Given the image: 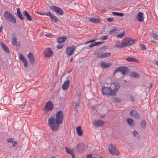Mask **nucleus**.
Here are the masks:
<instances>
[{"mask_svg": "<svg viewBox=\"0 0 158 158\" xmlns=\"http://www.w3.org/2000/svg\"><path fill=\"white\" fill-rule=\"evenodd\" d=\"M63 118V111L59 110L56 114V118L52 116L48 119V125L53 131L56 132L59 130V125L62 123Z\"/></svg>", "mask_w": 158, "mask_h": 158, "instance_id": "nucleus-1", "label": "nucleus"}, {"mask_svg": "<svg viewBox=\"0 0 158 158\" xmlns=\"http://www.w3.org/2000/svg\"><path fill=\"white\" fill-rule=\"evenodd\" d=\"M117 72H121L122 73L123 75H125L128 73L129 72V68L124 66H120L117 67L114 71V73Z\"/></svg>", "mask_w": 158, "mask_h": 158, "instance_id": "nucleus-2", "label": "nucleus"}, {"mask_svg": "<svg viewBox=\"0 0 158 158\" xmlns=\"http://www.w3.org/2000/svg\"><path fill=\"white\" fill-rule=\"evenodd\" d=\"M108 150L109 152L112 155L118 156L119 154V151L117 149L116 146L112 144H110L109 146Z\"/></svg>", "mask_w": 158, "mask_h": 158, "instance_id": "nucleus-3", "label": "nucleus"}, {"mask_svg": "<svg viewBox=\"0 0 158 158\" xmlns=\"http://www.w3.org/2000/svg\"><path fill=\"white\" fill-rule=\"evenodd\" d=\"M50 9L55 12L58 15H62L64 14L63 10L59 7L55 6L52 5L50 7Z\"/></svg>", "mask_w": 158, "mask_h": 158, "instance_id": "nucleus-4", "label": "nucleus"}, {"mask_svg": "<svg viewBox=\"0 0 158 158\" xmlns=\"http://www.w3.org/2000/svg\"><path fill=\"white\" fill-rule=\"evenodd\" d=\"M102 92L105 95L113 96L114 92H111L110 87L103 86L102 88Z\"/></svg>", "mask_w": 158, "mask_h": 158, "instance_id": "nucleus-5", "label": "nucleus"}, {"mask_svg": "<svg viewBox=\"0 0 158 158\" xmlns=\"http://www.w3.org/2000/svg\"><path fill=\"white\" fill-rule=\"evenodd\" d=\"M95 40H92L90 41H89L85 43L86 44H87L89 43L90 44L89 45H87L85 47L86 48H92L94 46L101 45L104 42H95Z\"/></svg>", "mask_w": 158, "mask_h": 158, "instance_id": "nucleus-6", "label": "nucleus"}, {"mask_svg": "<svg viewBox=\"0 0 158 158\" xmlns=\"http://www.w3.org/2000/svg\"><path fill=\"white\" fill-rule=\"evenodd\" d=\"M111 92H114L113 96L116 95V92H117L119 89L120 86L119 84L116 82L111 83L110 87Z\"/></svg>", "mask_w": 158, "mask_h": 158, "instance_id": "nucleus-7", "label": "nucleus"}, {"mask_svg": "<svg viewBox=\"0 0 158 158\" xmlns=\"http://www.w3.org/2000/svg\"><path fill=\"white\" fill-rule=\"evenodd\" d=\"M75 148L77 152H81L85 150V145L84 143H81L76 145Z\"/></svg>", "mask_w": 158, "mask_h": 158, "instance_id": "nucleus-8", "label": "nucleus"}, {"mask_svg": "<svg viewBox=\"0 0 158 158\" xmlns=\"http://www.w3.org/2000/svg\"><path fill=\"white\" fill-rule=\"evenodd\" d=\"M51 49L50 48H48L44 51L43 54L45 57L49 58L52 56L53 52Z\"/></svg>", "mask_w": 158, "mask_h": 158, "instance_id": "nucleus-9", "label": "nucleus"}, {"mask_svg": "<svg viewBox=\"0 0 158 158\" xmlns=\"http://www.w3.org/2000/svg\"><path fill=\"white\" fill-rule=\"evenodd\" d=\"M124 41V42L126 47L132 45L135 41L133 39L130 38H126Z\"/></svg>", "mask_w": 158, "mask_h": 158, "instance_id": "nucleus-10", "label": "nucleus"}, {"mask_svg": "<svg viewBox=\"0 0 158 158\" xmlns=\"http://www.w3.org/2000/svg\"><path fill=\"white\" fill-rule=\"evenodd\" d=\"M105 123V122L101 120H93V124L96 127H100L103 125Z\"/></svg>", "mask_w": 158, "mask_h": 158, "instance_id": "nucleus-11", "label": "nucleus"}, {"mask_svg": "<svg viewBox=\"0 0 158 158\" xmlns=\"http://www.w3.org/2000/svg\"><path fill=\"white\" fill-rule=\"evenodd\" d=\"M53 108V104L51 101H48L46 103L45 109L48 111H51Z\"/></svg>", "mask_w": 158, "mask_h": 158, "instance_id": "nucleus-12", "label": "nucleus"}, {"mask_svg": "<svg viewBox=\"0 0 158 158\" xmlns=\"http://www.w3.org/2000/svg\"><path fill=\"white\" fill-rule=\"evenodd\" d=\"M19 58L20 60H21L22 62L24 64V66L25 68H27V61L24 56L22 54H20L19 55Z\"/></svg>", "mask_w": 158, "mask_h": 158, "instance_id": "nucleus-13", "label": "nucleus"}, {"mask_svg": "<svg viewBox=\"0 0 158 158\" xmlns=\"http://www.w3.org/2000/svg\"><path fill=\"white\" fill-rule=\"evenodd\" d=\"M130 115L131 116L137 119L139 118L140 117V115L138 112L133 110H131L130 112Z\"/></svg>", "mask_w": 158, "mask_h": 158, "instance_id": "nucleus-14", "label": "nucleus"}, {"mask_svg": "<svg viewBox=\"0 0 158 158\" xmlns=\"http://www.w3.org/2000/svg\"><path fill=\"white\" fill-rule=\"evenodd\" d=\"M27 56L31 63L32 64H34L35 63V59L33 54L30 52L28 55Z\"/></svg>", "mask_w": 158, "mask_h": 158, "instance_id": "nucleus-15", "label": "nucleus"}, {"mask_svg": "<svg viewBox=\"0 0 158 158\" xmlns=\"http://www.w3.org/2000/svg\"><path fill=\"white\" fill-rule=\"evenodd\" d=\"M17 10L16 15L21 20L23 21L24 19V17L21 14L20 8H17Z\"/></svg>", "mask_w": 158, "mask_h": 158, "instance_id": "nucleus-16", "label": "nucleus"}, {"mask_svg": "<svg viewBox=\"0 0 158 158\" xmlns=\"http://www.w3.org/2000/svg\"><path fill=\"white\" fill-rule=\"evenodd\" d=\"M23 15L26 17L27 19L29 21H32V18L31 16L29 15L28 12L26 10H24L23 12Z\"/></svg>", "mask_w": 158, "mask_h": 158, "instance_id": "nucleus-17", "label": "nucleus"}, {"mask_svg": "<svg viewBox=\"0 0 158 158\" xmlns=\"http://www.w3.org/2000/svg\"><path fill=\"white\" fill-rule=\"evenodd\" d=\"M12 43L14 45L18 46L19 45L17 43V39L16 35L15 34H13L12 35Z\"/></svg>", "mask_w": 158, "mask_h": 158, "instance_id": "nucleus-18", "label": "nucleus"}, {"mask_svg": "<svg viewBox=\"0 0 158 158\" xmlns=\"http://www.w3.org/2000/svg\"><path fill=\"white\" fill-rule=\"evenodd\" d=\"M80 104V98L79 97H76L75 99V100L73 103L74 106H79Z\"/></svg>", "mask_w": 158, "mask_h": 158, "instance_id": "nucleus-19", "label": "nucleus"}, {"mask_svg": "<svg viewBox=\"0 0 158 158\" xmlns=\"http://www.w3.org/2000/svg\"><path fill=\"white\" fill-rule=\"evenodd\" d=\"M12 15L8 11H5L3 16L5 19L7 21L8 19Z\"/></svg>", "mask_w": 158, "mask_h": 158, "instance_id": "nucleus-20", "label": "nucleus"}, {"mask_svg": "<svg viewBox=\"0 0 158 158\" xmlns=\"http://www.w3.org/2000/svg\"><path fill=\"white\" fill-rule=\"evenodd\" d=\"M0 45L6 52L7 53H9L10 52L9 49L6 47L3 42H1L0 43Z\"/></svg>", "mask_w": 158, "mask_h": 158, "instance_id": "nucleus-21", "label": "nucleus"}, {"mask_svg": "<svg viewBox=\"0 0 158 158\" xmlns=\"http://www.w3.org/2000/svg\"><path fill=\"white\" fill-rule=\"evenodd\" d=\"M88 19L89 22L94 23H98L100 22V19L93 17L89 19Z\"/></svg>", "mask_w": 158, "mask_h": 158, "instance_id": "nucleus-22", "label": "nucleus"}, {"mask_svg": "<svg viewBox=\"0 0 158 158\" xmlns=\"http://www.w3.org/2000/svg\"><path fill=\"white\" fill-rule=\"evenodd\" d=\"M112 65L111 63H106L105 62H102L101 64V65L102 67L107 69L110 66Z\"/></svg>", "mask_w": 158, "mask_h": 158, "instance_id": "nucleus-23", "label": "nucleus"}, {"mask_svg": "<svg viewBox=\"0 0 158 158\" xmlns=\"http://www.w3.org/2000/svg\"><path fill=\"white\" fill-rule=\"evenodd\" d=\"M66 37L65 36L60 37L56 39V41L58 43H61L65 41Z\"/></svg>", "mask_w": 158, "mask_h": 158, "instance_id": "nucleus-24", "label": "nucleus"}, {"mask_svg": "<svg viewBox=\"0 0 158 158\" xmlns=\"http://www.w3.org/2000/svg\"><path fill=\"white\" fill-rule=\"evenodd\" d=\"M69 85V80H68L64 82L62 85V89L63 90H66L68 89Z\"/></svg>", "mask_w": 158, "mask_h": 158, "instance_id": "nucleus-25", "label": "nucleus"}, {"mask_svg": "<svg viewBox=\"0 0 158 158\" xmlns=\"http://www.w3.org/2000/svg\"><path fill=\"white\" fill-rule=\"evenodd\" d=\"M143 13L141 12H139L137 16V19L139 22H141L143 20Z\"/></svg>", "mask_w": 158, "mask_h": 158, "instance_id": "nucleus-26", "label": "nucleus"}, {"mask_svg": "<svg viewBox=\"0 0 158 158\" xmlns=\"http://www.w3.org/2000/svg\"><path fill=\"white\" fill-rule=\"evenodd\" d=\"M76 131L79 136H81L83 134V131L81 126H78L76 128Z\"/></svg>", "mask_w": 158, "mask_h": 158, "instance_id": "nucleus-27", "label": "nucleus"}, {"mask_svg": "<svg viewBox=\"0 0 158 158\" xmlns=\"http://www.w3.org/2000/svg\"><path fill=\"white\" fill-rule=\"evenodd\" d=\"M8 22H11L12 23L15 24L16 22V20L15 18L14 15H12L11 16L7 21Z\"/></svg>", "mask_w": 158, "mask_h": 158, "instance_id": "nucleus-28", "label": "nucleus"}, {"mask_svg": "<svg viewBox=\"0 0 158 158\" xmlns=\"http://www.w3.org/2000/svg\"><path fill=\"white\" fill-rule=\"evenodd\" d=\"M126 60L128 62H138V60L132 57H128L126 59Z\"/></svg>", "mask_w": 158, "mask_h": 158, "instance_id": "nucleus-29", "label": "nucleus"}, {"mask_svg": "<svg viewBox=\"0 0 158 158\" xmlns=\"http://www.w3.org/2000/svg\"><path fill=\"white\" fill-rule=\"evenodd\" d=\"M126 121L130 126H132L134 125V121L132 119L127 118L126 119Z\"/></svg>", "mask_w": 158, "mask_h": 158, "instance_id": "nucleus-30", "label": "nucleus"}, {"mask_svg": "<svg viewBox=\"0 0 158 158\" xmlns=\"http://www.w3.org/2000/svg\"><path fill=\"white\" fill-rule=\"evenodd\" d=\"M110 55V53H103L101 56H98V57L103 59L109 56Z\"/></svg>", "mask_w": 158, "mask_h": 158, "instance_id": "nucleus-31", "label": "nucleus"}, {"mask_svg": "<svg viewBox=\"0 0 158 158\" xmlns=\"http://www.w3.org/2000/svg\"><path fill=\"white\" fill-rule=\"evenodd\" d=\"M50 19H51V21L55 23H57L58 21V19L57 17L54 15H51Z\"/></svg>", "mask_w": 158, "mask_h": 158, "instance_id": "nucleus-32", "label": "nucleus"}, {"mask_svg": "<svg viewBox=\"0 0 158 158\" xmlns=\"http://www.w3.org/2000/svg\"><path fill=\"white\" fill-rule=\"evenodd\" d=\"M115 46L118 48H123L126 47L124 42H121L118 44H116Z\"/></svg>", "mask_w": 158, "mask_h": 158, "instance_id": "nucleus-33", "label": "nucleus"}, {"mask_svg": "<svg viewBox=\"0 0 158 158\" xmlns=\"http://www.w3.org/2000/svg\"><path fill=\"white\" fill-rule=\"evenodd\" d=\"M76 48V47L74 46L70 47V56L72 55L73 53Z\"/></svg>", "mask_w": 158, "mask_h": 158, "instance_id": "nucleus-34", "label": "nucleus"}, {"mask_svg": "<svg viewBox=\"0 0 158 158\" xmlns=\"http://www.w3.org/2000/svg\"><path fill=\"white\" fill-rule=\"evenodd\" d=\"M112 14L116 16H119L120 17H122L124 15V14L122 13H119L115 12H112Z\"/></svg>", "mask_w": 158, "mask_h": 158, "instance_id": "nucleus-35", "label": "nucleus"}, {"mask_svg": "<svg viewBox=\"0 0 158 158\" xmlns=\"http://www.w3.org/2000/svg\"><path fill=\"white\" fill-rule=\"evenodd\" d=\"M146 122L145 120H143L142 121L141 123L140 126L143 129H144L146 126Z\"/></svg>", "mask_w": 158, "mask_h": 158, "instance_id": "nucleus-36", "label": "nucleus"}, {"mask_svg": "<svg viewBox=\"0 0 158 158\" xmlns=\"http://www.w3.org/2000/svg\"><path fill=\"white\" fill-rule=\"evenodd\" d=\"M131 77L134 78H138L139 77V75L136 72H133L131 74Z\"/></svg>", "mask_w": 158, "mask_h": 158, "instance_id": "nucleus-37", "label": "nucleus"}, {"mask_svg": "<svg viewBox=\"0 0 158 158\" xmlns=\"http://www.w3.org/2000/svg\"><path fill=\"white\" fill-rule=\"evenodd\" d=\"M70 154L72 156L71 158H75V154L73 150L70 149Z\"/></svg>", "mask_w": 158, "mask_h": 158, "instance_id": "nucleus-38", "label": "nucleus"}, {"mask_svg": "<svg viewBox=\"0 0 158 158\" xmlns=\"http://www.w3.org/2000/svg\"><path fill=\"white\" fill-rule=\"evenodd\" d=\"M125 32L124 31H123L122 33H120L119 34H118L116 36L117 38H122L123 37V35L124 34Z\"/></svg>", "mask_w": 158, "mask_h": 158, "instance_id": "nucleus-39", "label": "nucleus"}, {"mask_svg": "<svg viewBox=\"0 0 158 158\" xmlns=\"http://www.w3.org/2000/svg\"><path fill=\"white\" fill-rule=\"evenodd\" d=\"M81 93V90L80 89H78L77 91V97H79V98H80V96Z\"/></svg>", "mask_w": 158, "mask_h": 158, "instance_id": "nucleus-40", "label": "nucleus"}, {"mask_svg": "<svg viewBox=\"0 0 158 158\" xmlns=\"http://www.w3.org/2000/svg\"><path fill=\"white\" fill-rule=\"evenodd\" d=\"M13 139L12 138L7 139L6 140L7 142L8 143H12L13 142Z\"/></svg>", "mask_w": 158, "mask_h": 158, "instance_id": "nucleus-41", "label": "nucleus"}, {"mask_svg": "<svg viewBox=\"0 0 158 158\" xmlns=\"http://www.w3.org/2000/svg\"><path fill=\"white\" fill-rule=\"evenodd\" d=\"M118 30L116 29H114L111 30L109 32V33L110 34H111L112 33H116L117 31Z\"/></svg>", "mask_w": 158, "mask_h": 158, "instance_id": "nucleus-42", "label": "nucleus"}, {"mask_svg": "<svg viewBox=\"0 0 158 158\" xmlns=\"http://www.w3.org/2000/svg\"><path fill=\"white\" fill-rule=\"evenodd\" d=\"M66 53L67 56H69V46L67 47L66 51Z\"/></svg>", "mask_w": 158, "mask_h": 158, "instance_id": "nucleus-43", "label": "nucleus"}, {"mask_svg": "<svg viewBox=\"0 0 158 158\" xmlns=\"http://www.w3.org/2000/svg\"><path fill=\"white\" fill-rule=\"evenodd\" d=\"M63 46L64 45H62L61 44H59L56 46V47L57 48L60 49L63 47Z\"/></svg>", "mask_w": 158, "mask_h": 158, "instance_id": "nucleus-44", "label": "nucleus"}, {"mask_svg": "<svg viewBox=\"0 0 158 158\" xmlns=\"http://www.w3.org/2000/svg\"><path fill=\"white\" fill-rule=\"evenodd\" d=\"M107 20L109 22H112L114 20L113 18H109L107 19Z\"/></svg>", "mask_w": 158, "mask_h": 158, "instance_id": "nucleus-45", "label": "nucleus"}, {"mask_svg": "<svg viewBox=\"0 0 158 158\" xmlns=\"http://www.w3.org/2000/svg\"><path fill=\"white\" fill-rule=\"evenodd\" d=\"M12 146L14 147H15L16 146L17 144V142L16 141H13V142L12 143Z\"/></svg>", "mask_w": 158, "mask_h": 158, "instance_id": "nucleus-46", "label": "nucleus"}, {"mask_svg": "<svg viewBox=\"0 0 158 158\" xmlns=\"http://www.w3.org/2000/svg\"><path fill=\"white\" fill-rule=\"evenodd\" d=\"M153 37L155 39L158 40V35L156 34H154L153 35Z\"/></svg>", "mask_w": 158, "mask_h": 158, "instance_id": "nucleus-47", "label": "nucleus"}, {"mask_svg": "<svg viewBox=\"0 0 158 158\" xmlns=\"http://www.w3.org/2000/svg\"><path fill=\"white\" fill-rule=\"evenodd\" d=\"M133 135L134 136L136 137L138 135V132L136 131H134L133 132Z\"/></svg>", "mask_w": 158, "mask_h": 158, "instance_id": "nucleus-48", "label": "nucleus"}, {"mask_svg": "<svg viewBox=\"0 0 158 158\" xmlns=\"http://www.w3.org/2000/svg\"><path fill=\"white\" fill-rule=\"evenodd\" d=\"M44 14H45L44 15L50 16V18L51 17V16L52 15L50 12H47L46 13H44Z\"/></svg>", "mask_w": 158, "mask_h": 158, "instance_id": "nucleus-49", "label": "nucleus"}, {"mask_svg": "<svg viewBox=\"0 0 158 158\" xmlns=\"http://www.w3.org/2000/svg\"><path fill=\"white\" fill-rule=\"evenodd\" d=\"M108 38V37L107 35H105L103 36H102L101 38L102 40H107Z\"/></svg>", "mask_w": 158, "mask_h": 158, "instance_id": "nucleus-50", "label": "nucleus"}, {"mask_svg": "<svg viewBox=\"0 0 158 158\" xmlns=\"http://www.w3.org/2000/svg\"><path fill=\"white\" fill-rule=\"evenodd\" d=\"M141 48L143 50H145L146 49V48L145 46L144 45H142L141 46Z\"/></svg>", "mask_w": 158, "mask_h": 158, "instance_id": "nucleus-51", "label": "nucleus"}, {"mask_svg": "<svg viewBox=\"0 0 158 158\" xmlns=\"http://www.w3.org/2000/svg\"><path fill=\"white\" fill-rule=\"evenodd\" d=\"M86 158H93V156L91 154H88L87 155Z\"/></svg>", "mask_w": 158, "mask_h": 158, "instance_id": "nucleus-52", "label": "nucleus"}, {"mask_svg": "<svg viewBox=\"0 0 158 158\" xmlns=\"http://www.w3.org/2000/svg\"><path fill=\"white\" fill-rule=\"evenodd\" d=\"M114 100L117 102H118L120 101V100L118 98H115L114 99Z\"/></svg>", "mask_w": 158, "mask_h": 158, "instance_id": "nucleus-53", "label": "nucleus"}, {"mask_svg": "<svg viewBox=\"0 0 158 158\" xmlns=\"http://www.w3.org/2000/svg\"><path fill=\"white\" fill-rule=\"evenodd\" d=\"M66 152L68 153L69 154V148H65Z\"/></svg>", "mask_w": 158, "mask_h": 158, "instance_id": "nucleus-54", "label": "nucleus"}, {"mask_svg": "<svg viewBox=\"0 0 158 158\" xmlns=\"http://www.w3.org/2000/svg\"><path fill=\"white\" fill-rule=\"evenodd\" d=\"M45 35L47 37H48L51 36V33L46 34Z\"/></svg>", "mask_w": 158, "mask_h": 158, "instance_id": "nucleus-55", "label": "nucleus"}, {"mask_svg": "<svg viewBox=\"0 0 158 158\" xmlns=\"http://www.w3.org/2000/svg\"><path fill=\"white\" fill-rule=\"evenodd\" d=\"M37 13L38 14H39V15H45L44 14V13H41L40 12H38V11H37Z\"/></svg>", "mask_w": 158, "mask_h": 158, "instance_id": "nucleus-56", "label": "nucleus"}, {"mask_svg": "<svg viewBox=\"0 0 158 158\" xmlns=\"http://www.w3.org/2000/svg\"><path fill=\"white\" fill-rule=\"evenodd\" d=\"M152 84H151V85H150L148 87V89H149V90H150V89H151V88L152 87Z\"/></svg>", "mask_w": 158, "mask_h": 158, "instance_id": "nucleus-57", "label": "nucleus"}, {"mask_svg": "<svg viewBox=\"0 0 158 158\" xmlns=\"http://www.w3.org/2000/svg\"><path fill=\"white\" fill-rule=\"evenodd\" d=\"M131 99L133 101H134V98L133 96H131Z\"/></svg>", "mask_w": 158, "mask_h": 158, "instance_id": "nucleus-58", "label": "nucleus"}, {"mask_svg": "<svg viewBox=\"0 0 158 158\" xmlns=\"http://www.w3.org/2000/svg\"><path fill=\"white\" fill-rule=\"evenodd\" d=\"M2 29V26H1L0 27V33L1 32Z\"/></svg>", "mask_w": 158, "mask_h": 158, "instance_id": "nucleus-59", "label": "nucleus"}, {"mask_svg": "<svg viewBox=\"0 0 158 158\" xmlns=\"http://www.w3.org/2000/svg\"><path fill=\"white\" fill-rule=\"evenodd\" d=\"M155 64L158 66V61H156V62H155Z\"/></svg>", "mask_w": 158, "mask_h": 158, "instance_id": "nucleus-60", "label": "nucleus"}, {"mask_svg": "<svg viewBox=\"0 0 158 158\" xmlns=\"http://www.w3.org/2000/svg\"><path fill=\"white\" fill-rule=\"evenodd\" d=\"M73 60V58H72L70 60V62H71Z\"/></svg>", "mask_w": 158, "mask_h": 158, "instance_id": "nucleus-61", "label": "nucleus"}, {"mask_svg": "<svg viewBox=\"0 0 158 158\" xmlns=\"http://www.w3.org/2000/svg\"><path fill=\"white\" fill-rule=\"evenodd\" d=\"M51 158H56V157L54 156H52Z\"/></svg>", "mask_w": 158, "mask_h": 158, "instance_id": "nucleus-62", "label": "nucleus"}, {"mask_svg": "<svg viewBox=\"0 0 158 158\" xmlns=\"http://www.w3.org/2000/svg\"><path fill=\"white\" fill-rule=\"evenodd\" d=\"M72 71V69H70V73L71 72V71Z\"/></svg>", "mask_w": 158, "mask_h": 158, "instance_id": "nucleus-63", "label": "nucleus"}, {"mask_svg": "<svg viewBox=\"0 0 158 158\" xmlns=\"http://www.w3.org/2000/svg\"><path fill=\"white\" fill-rule=\"evenodd\" d=\"M64 75V74H62V77H63Z\"/></svg>", "mask_w": 158, "mask_h": 158, "instance_id": "nucleus-64", "label": "nucleus"}]
</instances>
